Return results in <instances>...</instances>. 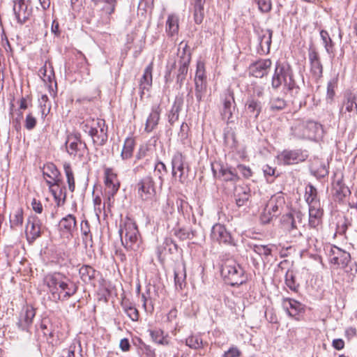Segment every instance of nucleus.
<instances>
[{"label": "nucleus", "mask_w": 357, "mask_h": 357, "mask_svg": "<svg viewBox=\"0 0 357 357\" xmlns=\"http://www.w3.org/2000/svg\"><path fill=\"white\" fill-rule=\"evenodd\" d=\"M59 229L61 235L66 238L72 237L77 230V220L75 215L68 214L63 217L59 223Z\"/></svg>", "instance_id": "2eb2a0df"}, {"label": "nucleus", "mask_w": 357, "mask_h": 357, "mask_svg": "<svg viewBox=\"0 0 357 357\" xmlns=\"http://www.w3.org/2000/svg\"><path fill=\"white\" fill-rule=\"evenodd\" d=\"M241 354V352L236 347H231L224 353L222 357H239Z\"/></svg>", "instance_id": "774afa93"}, {"label": "nucleus", "mask_w": 357, "mask_h": 357, "mask_svg": "<svg viewBox=\"0 0 357 357\" xmlns=\"http://www.w3.org/2000/svg\"><path fill=\"white\" fill-rule=\"evenodd\" d=\"M149 334L153 342L158 344L167 346L169 344L168 335L164 333L161 329L150 330Z\"/></svg>", "instance_id": "c9c22d12"}, {"label": "nucleus", "mask_w": 357, "mask_h": 357, "mask_svg": "<svg viewBox=\"0 0 357 357\" xmlns=\"http://www.w3.org/2000/svg\"><path fill=\"white\" fill-rule=\"evenodd\" d=\"M262 109V102L259 99L255 97H249L245 105V116L248 118L246 127L251 126V122L255 123Z\"/></svg>", "instance_id": "1a4fd4ad"}, {"label": "nucleus", "mask_w": 357, "mask_h": 357, "mask_svg": "<svg viewBox=\"0 0 357 357\" xmlns=\"http://www.w3.org/2000/svg\"><path fill=\"white\" fill-rule=\"evenodd\" d=\"M333 190L335 191V196L339 199H342L350 193L349 188L340 180L337 181L333 184Z\"/></svg>", "instance_id": "a19ab883"}, {"label": "nucleus", "mask_w": 357, "mask_h": 357, "mask_svg": "<svg viewBox=\"0 0 357 357\" xmlns=\"http://www.w3.org/2000/svg\"><path fill=\"white\" fill-rule=\"evenodd\" d=\"M178 31V17L175 14L169 15L166 22V32L174 36Z\"/></svg>", "instance_id": "4c0bfd02"}, {"label": "nucleus", "mask_w": 357, "mask_h": 357, "mask_svg": "<svg viewBox=\"0 0 357 357\" xmlns=\"http://www.w3.org/2000/svg\"><path fill=\"white\" fill-rule=\"evenodd\" d=\"M36 125V119L32 115L31 113H29L26 115V119H25V128L31 130L35 128Z\"/></svg>", "instance_id": "338daca9"}, {"label": "nucleus", "mask_w": 357, "mask_h": 357, "mask_svg": "<svg viewBox=\"0 0 357 357\" xmlns=\"http://www.w3.org/2000/svg\"><path fill=\"white\" fill-rule=\"evenodd\" d=\"M251 249L259 255L268 257L271 254V249L268 245L254 244L250 245Z\"/></svg>", "instance_id": "13d9d810"}, {"label": "nucleus", "mask_w": 357, "mask_h": 357, "mask_svg": "<svg viewBox=\"0 0 357 357\" xmlns=\"http://www.w3.org/2000/svg\"><path fill=\"white\" fill-rule=\"evenodd\" d=\"M119 234L123 245L127 250H136L139 248V231L135 222L126 218L119 229Z\"/></svg>", "instance_id": "39448f33"}, {"label": "nucleus", "mask_w": 357, "mask_h": 357, "mask_svg": "<svg viewBox=\"0 0 357 357\" xmlns=\"http://www.w3.org/2000/svg\"><path fill=\"white\" fill-rule=\"evenodd\" d=\"M185 157L181 153H176L172 160V175L175 178L178 177L181 182L185 179Z\"/></svg>", "instance_id": "6ab92c4d"}, {"label": "nucleus", "mask_w": 357, "mask_h": 357, "mask_svg": "<svg viewBox=\"0 0 357 357\" xmlns=\"http://www.w3.org/2000/svg\"><path fill=\"white\" fill-rule=\"evenodd\" d=\"M282 306L287 312L289 316L295 318L303 311V306L301 303L289 298H283Z\"/></svg>", "instance_id": "a878e982"}, {"label": "nucleus", "mask_w": 357, "mask_h": 357, "mask_svg": "<svg viewBox=\"0 0 357 357\" xmlns=\"http://www.w3.org/2000/svg\"><path fill=\"white\" fill-rule=\"evenodd\" d=\"M64 172L67 178V182L68 184V188L71 192L75 190V178L73 170L71 169V166L70 163L65 162L63 164Z\"/></svg>", "instance_id": "a18cd8bd"}, {"label": "nucleus", "mask_w": 357, "mask_h": 357, "mask_svg": "<svg viewBox=\"0 0 357 357\" xmlns=\"http://www.w3.org/2000/svg\"><path fill=\"white\" fill-rule=\"evenodd\" d=\"M218 177L222 181L232 182H236L239 178L236 169L223 166L219 169Z\"/></svg>", "instance_id": "473e14b6"}, {"label": "nucleus", "mask_w": 357, "mask_h": 357, "mask_svg": "<svg viewBox=\"0 0 357 357\" xmlns=\"http://www.w3.org/2000/svg\"><path fill=\"white\" fill-rule=\"evenodd\" d=\"M320 36L327 53L329 54H333L334 52V43L328 33L326 31L321 30L320 31Z\"/></svg>", "instance_id": "c03bdc74"}, {"label": "nucleus", "mask_w": 357, "mask_h": 357, "mask_svg": "<svg viewBox=\"0 0 357 357\" xmlns=\"http://www.w3.org/2000/svg\"><path fill=\"white\" fill-rule=\"evenodd\" d=\"M153 63L151 61L145 68L143 76L140 80V89L148 90L152 84V71Z\"/></svg>", "instance_id": "72a5a7b5"}, {"label": "nucleus", "mask_w": 357, "mask_h": 357, "mask_svg": "<svg viewBox=\"0 0 357 357\" xmlns=\"http://www.w3.org/2000/svg\"><path fill=\"white\" fill-rule=\"evenodd\" d=\"M322 132L321 125L314 121L296 119L291 126V134L298 139L314 140Z\"/></svg>", "instance_id": "f03ea898"}, {"label": "nucleus", "mask_w": 357, "mask_h": 357, "mask_svg": "<svg viewBox=\"0 0 357 357\" xmlns=\"http://www.w3.org/2000/svg\"><path fill=\"white\" fill-rule=\"evenodd\" d=\"M185 344L191 349H197L202 348L203 342L202 338L198 335H191L185 340Z\"/></svg>", "instance_id": "5fc2aeb1"}, {"label": "nucleus", "mask_w": 357, "mask_h": 357, "mask_svg": "<svg viewBox=\"0 0 357 357\" xmlns=\"http://www.w3.org/2000/svg\"><path fill=\"white\" fill-rule=\"evenodd\" d=\"M271 65L272 62L270 59L259 60L250 65V73L255 77L261 78L268 75Z\"/></svg>", "instance_id": "aec40b11"}, {"label": "nucleus", "mask_w": 357, "mask_h": 357, "mask_svg": "<svg viewBox=\"0 0 357 357\" xmlns=\"http://www.w3.org/2000/svg\"><path fill=\"white\" fill-rule=\"evenodd\" d=\"M174 235L181 240L191 239L195 236L193 231L186 229H178L174 230Z\"/></svg>", "instance_id": "052dcab7"}, {"label": "nucleus", "mask_w": 357, "mask_h": 357, "mask_svg": "<svg viewBox=\"0 0 357 357\" xmlns=\"http://www.w3.org/2000/svg\"><path fill=\"white\" fill-rule=\"evenodd\" d=\"M68 153L74 157L81 158L84 155L86 149V144L82 142L76 136H69L66 142Z\"/></svg>", "instance_id": "4468645a"}, {"label": "nucleus", "mask_w": 357, "mask_h": 357, "mask_svg": "<svg viewBox=\"0 0 357 357\" xmlns=\"http://www.w3.org/2000/svg\"><path fill=\"white\" fill-rule=\"evenodd\" d=\"M195 82H206L205 66L204 63L202 61H198L197 63V70L195 77Z\"/></svg>", "instance_id": "3c124183"}, {"label": "nucleus", "mask_w": 357, "mask_h": 357, "mask_svg": "<svg viewBox=\"0 0 357 357\" xmlns=\"http://www.w3.org/2000/svg\"><path fill=\"white\" fill-rule=\"evenodd\" d=\"M211 237L213 241L219 243L230 245L232 243L231 234L225 226L220 224H215L211 229Z\"/></svg>", "instance_id": "dca6fc26"}, {"label": "nucleus", "mask_w": 357, "mask_h": 357, "mask_svg": "<svg viewBox=\"0 0 357 357\" xmlns=\"http://www.w3.org/2000/svg\"><path fill=\"white\" fill-rule=\"evenodd\" d=\"M174 282L176 289L182 290L185 285V268L177 269L174 271Z\"/></svg>", "instance_id": "37998d69"}, {"label": "nucleus", "mask_w": 357, "mask_h": 357, "mask_svg": "<svg viewBox=\"0 0 357 357\" xmlns=\"http://www.w3.org/2000/svg\"><path fill=\"white\" fill-rule=\"evenodd\" d=\"M45 226L36 215H30L26 221L25 234L29 243H33L41 236Z\"/></svg>", "instance_id": "6e6552de"}, {"label": "nucleus", "mask_w": 357, "mask_h": 357, "mask_svg": "<svg viewBox=\"0 0 357 357\" xmlns=\"http://www.w3.org/2000/svg\"><path fill=\"white\" fill-rule=\"evenodd\" d=\"M285 283L291 290L294 291H296L298 290V284H296L292 273H287L286 274Z\"/></svg>", "instance_id": "e2e57ef3"}, {"label": "nucleus", "mask_w": 357, "mask_h": 357, "mask_svg": "<svg viewBox=\"0 0 357 357\" xmlns=\"http://www.w3.org/2000/svg\"><path fill=\"white\" fill-rule=\"evenodd\" d=\"M79 273L82 280L85 283H92L98 275V272L89 265L82 266L79 270Z\"/></svg>", "instance_id": "7c9ffc66"}, {"label": "nucleus", "mask_w": 357, "mask_h": 357, "mask_svg": "<svg viewBox=\"0 0 357 357\" xmlns=\"http://www.w3.org/2000/svg\"><path fill=\"white\" fill-rule=\"evenodd\" d=\"M187 47V45H185L183 47V54L180 56L179 61V68L178 73L177 75V82L180 83V85L182 84V82L185 80L186 75L188 70V66L191 59V54L190 52H185V48Z\"/></svg>", "instance_id": "5701e85b"}, {"label": "nucleus", "mask_w": 357, "mask_h": 357, "mask_svg": "<svg viewBox=\"0 0 357 357\" xmlns=\"http://www.w3.org/2000/svg\"><path fill=\"white\" fill-rule=\"evenodd\" d=\"M81 234L82 243L84 245V247L86 248L87 247H92V234L90 231L89 223L88 222L87 220L82 221L81 223Z\"/></svg>", "instance_id": "f704fd0d"}, {"label": "nucleus", "mask_w": 357, "mask_h": 357, "mask_svg": "<svg viewBox=\"0 0 357 357\" xmlns=\"http://www.w3.org/2000/svg\"><path fill=\"white\" fill-rule=\"evenodd\" d=\"M337 86V78L331 79L327 84L326 100L328 103H332L335 95V89Z\"/></svg>", "instance_id": "de8ad7c7"}, {"label": "nucleus", "mask_w": 357, "mask_h": 357, "mask_svg": "<svg viewBox=\"0 0 357 357\" xmlns=\"http://www.w3.org/2000/svg\"><path fill=\"white\" fill-rule=\"evenodd\" d=\"M81 129L88 133L94 144L102 146L107 140V127L101 119H86L80 124Z\"/></svg>", "instance_id": "7ed1b4c3"}, {"label": "nucleus", "mask_w": 357, "mask_h": 357, "mask_svg": "<svg viewBox=\"0 0 357 357\" xmlns=\"http://www.w3.org/2000/svg\"><path fill=\"white\" fill-rule=\"evenodd\" d=\"M284 204V198L281 193H278L271 197L261 215V220L264 223L269 222L273 217L278 216Z\"/></svg>", "instance_id": "0eeeda50"}, {"label": "nucleus", "mask_w": 357, "mask_h": 357, "mask_svg": "<svg viewBox=\"0 0 357 357\" xmlns=\"http://www.w3.org/2000/svg\"><path fill=\"white\" fill-rule=\"evenodd\" d=\"M286 101L280 98H272L270 102V108L272 111H279L285 108Z\"/></svg>", "instance_id": "4d7b16f0"}, {"label": "nucleus", "mask_w": 357, "mask_h": 357, "mask_svg": "<svg viewBox=\"0 0 357 357\" xmlns=\"http://www.w3.org/2000/svg\"><path fill=\"white\" fill-rule=\"evenodd\" d=\"M221 274L225 281L231 286L241 285L247 280L244 270L234 261L225 262L222 266Z\"/></svg>", "instance_id": "423d86ee"}, {"label": "nucleus", "mask_w": 357, "mask_h": 357, "mask_svg": "<svg viewBox=\"0 0 357 357\" xmlns=\"http://www.w3.org/2000/svg\"><path fill=\"white\" fill-rule=\"evenodd\" d=\"M135 144V140L132 138L128 137L125 140L121 153L123 160H128L132 157Z\"/></svg>", "instance_id": "58836bf2"}, {"label": "nucleus", "mask_w": 357, "mask_h": 357, "mask_svg": "<svg viewBox=\"0 0 357 357\" xmlns=\"http://www.w3.org/2000/svg\"><path fill=\"white\" fill-rule=\"evenodd\" d=\"M14 104L10 103V114L12 118V123L16 130H20L21 129V123L20 121L23 119V114L20 109L17 111L16 116L13 114Z\"/></svg>", "instance_id": "8fccbe9b"}, {"label": "nucleus", "mask_w": 357, "mask_h": 357, "mask_svg": "<svg viewBox=\"0 0 357 357\" xmlns=\"http://www.w3.org/2000/svg\"><path fill=\"white\" fill-rule=\"evenodd\" d=\"M81 348V344L79 342H74L65 351L66 355L63 356V357H82Z\"/></svg>", "instance_id": "09e8293b"}, {"label": "nucleus", "mask_w": 357, "mask_h": 357, "mask_svg": "<svg viewBox=\"0 0 357 357\" xmlns=\"http://www.w3.org/2000/svg\"><path fill=\"white\" fill-rule=\"evenodd\" d=\"M250 190L247 186H237L234 190L236 205L240 207L245 204L250 198Z\"/></svg>", "instance_id": "c756f323"}, {"label": "nucleus", "mask_w": 357, "mask_h": 357, "mask_svg": "<svg viewBox=\"0 0 357 357\" xmlns=\"http://www.w3.org/2000/svg\"><path fill=\"white\" fill-rule=\"evenodd\" d=\"M167 170L165 165L162 162H158L155 164L154 168V176H157L160 180L161 183L163 181L164 176L167 174Z\"/></svg>", "instance_id": "bf43d9fd"}, {"label": "nucleus", "mask_w": 357, "mask_h": 357, "mask_svg": "<svg viewBox=\"0 0 357 357\" xmlns=\"http://www.w3.org/2000/svg\"><path fill=\"white\" fill-rule=\"evenodd\" d=\"M282 85L289 91L296 89L291 67L287 63L278 62L272 77L271 86L274 89H278Z\"/></svg>", "instance_id": "20e7f679"}, {"label": "nucleus", "mask_w": 357, "mask_h": 357, "mask_svg": "<svg viewBox=\"0 0 357 357\" xmlns=\"http://www.w3.org/2000/svg\"><path fill=\"white\" fill-rule=\"evenodd\" d=\"M160 112L161 109L159 106H154L152 107L151 112L146 121L144 128L146 132H151L156 128L160 120Z\"/></svg>", "instance_id": "cd10ccee"}, {"label": "nucleus", "mask_w": 357, "mask_h": 357, "mask_svg": "<svg viewBox=\"0 0 357 357\" xmlns=\"http://www.w3.org/2000/svg\"><path fill=\"white\" fill-rule=\"evenodd\" d=\"M287 236H288L291 241H296L302 236V231L301 227L294 228L284 231Z\"/></svg>", "instance_id": "0e129e2a"}, {"label": "nucleus", "mask_w": 357, "mask_h": 357, "mask_svg": "<svg viewBox=\"0 0 357 357\" xmlns=\"http://www.w3.org/2000/svg\"><path fill=\"white\" fill-rule=\"evenodd\" d=\"M305 200L308 205H314L315 203H319L317 200V189L312 185H308L305 190Z\"/></svg>", "instance_id": "79ce46f5"}, {"label": "nucleus", "mask_w": 357, "mask_h": 357, "mask_svg": "<svg viewBox=\"0 0 357 357\" xmlns=\"http://www.w3.org/2000/svg\"><path fill=\"white\" fill-rule=\"evenodd\" d=\"M323 215V211L321 209L320 203H315L314 205L309 206V225L311 227H317L320 222Z\"/></svg>", "instance_id": "bb28decb"}, {"label": "nucleus", "mask_w": 357, "mask_h": 357, "mask_svg": "<svg viewBox=\"0 0 357 357\" xmlns=\"http://www.w3.org/2000/svg\"><path fill=\"white\" fill-rule=\"evenodd\" d=\"M137 193L144 201L151 200L155 195V188L153 178L149 176L144 177L137 183Z\"/></svg>", "instance_id": "f8f14e48"}, {"label": "nucleus", "mask_w": 357, "mask_h": 357, "mask_svg": "<svg viewBox=\"0 0 357 357\" xmlns=\"http://www.w3.org/2000/svg\"><path fill=\"white\" fill-rule=\"evenodd\" d=\"M105 183L108 190V194L113 196L119 188V183L117 179V176L113 172L110 168H107L105 170Z\"/></svg>", "instance_id": "393cba45"}, {"label": "nucleus", "mask_w": 357, "mask_h": 357, "mask_svg": "<svg viewBox=\"0 0 357 357\" xmlns=\"http://www.w3.org/2000/svg\"><path fill=\"white\" fill-rule=\"evenodd\" d=\"M304 215L301 211H294L282 217V227L284 231L301 227Z\"/></svg>", "instance_id": "a211bd4d"}, {"label": "nucleus", "mask_w": 357, "mask_h": 357, "mask_svg": "<svg viewBox=\"0 0 357 357\" xmlns=\"http://www.w3.org/2000/svg\"><path fill=\"white\" fill-rule=\"evenodd\" d=\"M54 299L67 300L76 294L77 284L60 273L47 275L44 279Z\"/></svg>", "instance_id": "f257e3e1"}, {"label": "nucleus", "mask_w": 357, "mask_h": 357, "mask_svg": "<svg viewBox=\"0 0 357 357\" xmlns=\"http://www.w3.org/2000/svg\"><path fill=\"white\" fill-rule=\"evenodd\" d=\"M272 36L273 31L271 29H267L262 36H259V45L263 49L266 47L268 52L269 51L271 44Z\"/></svg>", "instance_id": "603ef678"}, {"label": "nucleus", "mask_w": 357, "mask_h": 357, "mask_svg": "<svg viewBox=\"0 0 357 357\" xmlns=\"http://www.w3.org/2000/svg\"><path fill=\"white\" fill-rule=\"evenodd\" d=\"M195 96L198 102L202 100L203 97L206 92V82H195Z\"/></svg>", "instance_id": "864d4df0"}, {"label": "nucleus", "mask_w": 357, "mask_h": 357, "mask_svg": "<svg viewBox=\"0 0 357 357\" xmlns=\"http://www.w3.org/2000/svg\"><path fill=\"white\" fill-rule=\"evenodd\" d=\"M60 172L56 167L52 163H48L43 167V176L46 180L50 190L54 195H56V188H59L61 182L59 178Z\"/></svg>", "instance_id": "9d476101"}, {"label": "nucleus", "mask_w": 357, "mask_h": 357, "mask_svg": "<svg viewBox=\"0 0 357 357\" xmlns=\"http://www.w3.org/2000/svg\"><path fill=\"white\" fill-rule=\"evenodd\" d=\"M280 159L285 165L298 163L305 160L298 151H284L280 155Z\"/></svg>", "instance_id": "c85d7f7f"}, {"label": "nucleus", "mask_w": 357, "mask_h": 357, "mask_svg": "<svg viewBox=\"0 0 357 357\" xmlns=\"http://www.w3.org/2000/svg\"><path fill=\"white\" fill-rule=\"evenodd\" d=\"M264 87L261 84H254L252 86V93L250 97H255V98H260L264 96Z\"/></svg>", "instance_id": "69168bd1"}, {"label": "nucleus", "mask_w": 357, "mask_h": 357, "mask_svg": "<svg viewBox=\"0 0 357 357\" xmlns=\"http://www.w3.org/2000/svg\"><path fill=\"white\" fill-rule=\"evenodd\" d=\"M261 13H268L272 8L271 0H255Z\"/></svg>", "instance_id": "680f3d73"}, {"label": "nucleus", "mask_w": 357, "mask_h": 357, "mask_svg": "<svg viewBox=\"0 0 357 357\" xmlns=\"http://www.w3.org/2000/svg\"><path fill=\"white\" fill-rule=\"evenodd\" d=\"M194 18L197 24H201L204 19V8L201 0H198L195 5Z\"/></svg>", "instance_id": "6e6d98bb"}, {"label": "nucleus", "mask_w": 357, "mask_h": 357, "mask_svg": "<svg viewBox=\"0 0 357 357\" xmlns=\"http://www.w3.org/2000/svg\"><path fill=\"white\" fill-rule=\"evenodd\" d=\"M310 63V72L315 79H319L322 76L323 66L318 53L314 49H310L308 54Z\"/></svg>", "instance_id": "412c9836"}, {"label": "nucleus", "mask_w": 357, "mask_h": 357, "mask_svg": "<svg viewBox=\"0 0 357 357\" xmlns=\"http://www.w3.org/2000/svg\"><path fill=\"white\" fill-rule=\"evenodd\" d=\"M23 211L18 208L10 215V223L12 229L21 227L23 223Z\"/></svg>", "instance_id": "ea45409f"}, {"label": "nucleus", "mask_w": 357, "mask_h": 357, "mask_svg": "<svg viewBox=\"0 0 357 357\" xmlns=\"http://www.w3.org/2000/svg\"><path fill=\"white\" fill-rule=\"evenodd\" d=\"M93 1L96 5L100 6L102 3H105V6H102V9L106 14L111 15L114 11L116 0H93Z\"/></svg>", "instance_id": "49530a36"}, {"label": "nucleus", "mask_w": 357, "mask_h": 357, "mask_svg": "<svg viewBox=\"0 0 357 357\" xmlns=\"http://www.w3.org/2000/svg\"><path fill=\"white\" fill-rule=\"evenodd\" d=\"M183 104V98L181 96L176 97L172 108L169 114V122L173 124L178 119L179 112Z\"/></svg>", "instance_id": "2f4dec72"}, {"label": "nucleus", "mask_w": 357, "mask_h": 357, "mask_svg": "<svg viewBox=\"0 0 357 357\" xmlns=\"http://www.w3.org/2000/svg\"><path fill=\"white\" fill-rule=\"evenodd\" d=\"M36 315L35 308L31 305L24 306L20 314L17 326L22 331H28Z\"/></svg>", "instance_id": "ddd939ff"}, {"label": "nucleus", "mask_w": 357, "mask_h": 357, "mask_svg": "<svg viewBox=\"0 0 357 357\" xmlns=\"http://www.w3.org/2000/svg\"><path fill=\"white\" fill-rule=\"evenodd\" d=\"M13 12L18 23L22 24L30 17L32 10L29 8L30 0H14Z\"/></svg>", "instance_id": "9b49d317"}, {"label": "nucleus", "mask_w": 357, "mask_h": 357, "mask_svg": "<svg viewBox=\"0 0 357 357\" xmlns=\"http://www.w3.org/2000/svg\"><path fill=\"white\" fill-rule=\"evenodd\" d=\"M357 95L351 91L347 90L344 93L343 105L340 110V113H343V108L344 107L345 112L349 113L353 112L357 114Z\"/></svg>", "instance_id": "b1692460"}, {"label": "nucleus", "mask_w": 357, "mask_h": 357, "mask_svg": "<svg viewBox=\"0 0 357 357\" xmlns=\"http://www.w3.org/2000/svg\"><path fill=\"white\" fill-rule=\"evenodd\" d=\"M350 254L337 246L331 248L330 251V261L337 266L345 267L350 261Z\"/></svg>", "instance_id": "f3484780"}, {"label": "nucleus", "mask_w": 357, "mask_h": 357, "mask_svg": "<svg viewBox=\"0 0 357 357\" xmlns=\"http://www.w3.org/2000/svg\"><path fill=\"white\" fill-rule=\"evenodd\" d=\"M234 93L230 89H227L224 93L223 108L222 116L224 119L229 120L232 116V111L234 109Z\"/></svg>", "instance_id": "4be33fe9"}, {"label": "nucleus", "mask_w": 357, "mask_h": 357, "mask_svg": "<svg viewBox=\"0 0 357 357\" xmlns=\"http://www.w3.org/2000/svg\"><path fill=\"white\" fill-rule=\"evenodd\" d=\"M121 306L123 311L132 321H136L138 320L139 312L132 303L127 299H123L121 302Z\"/></svg>", "instance_id": "e433bc0d"}]
</instances>
